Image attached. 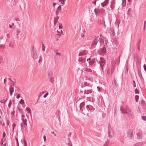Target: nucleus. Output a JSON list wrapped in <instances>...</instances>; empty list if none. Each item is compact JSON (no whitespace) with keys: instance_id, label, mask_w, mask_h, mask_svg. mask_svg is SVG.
<instances>
[{"instance_id":"1","label":"nucleus","mask_w":146,"mask_h":146,"mask_svg":"<svg viewBox=\"0 0 146 146\" xmlns=\"http://www.w3.org/2000/svg\"><path fill=\"white\" fill-rule=\"evenodd\" d=\"M104 39L101 38L98 36H95L94 38L92 43L91 44V46L92 47H96L97 44L98 42L100 43V46L104 42Z\"/></svg>"},{"instance_id":"2","label":"nucleus","mask_w":146,"mask_h":146,"mask_svg":"<svg viewBox=\"0 0 146 146\" xmlns=\"http://www.w3.org/2000/svg\"><path fill=\"white\" fill-rule=\"evenodd\" d=\"M86 110L87 111L91 113L93 112L95 110V108L94 107L90 105H87L86 106V107L81 110V113L85 115L86 114Z\"/></svg>"},{"instance_id":"3","label":"nucleus","mask_w":146,"mask_h":146,"mask_svg":"<svg viewBox=\"0 0 146 146\" xmlns=\"http://www.w3.org/2000/svg\"><path fill=\"white\" fill-rule=\"evenodd\" d=\"M105 10L103 8L99 9L95 8L94 9V12L97 16H101L105 13Z\"/></svg>"},{"instance_id":"4","label":"nucleus","mask_w":146,"mask_h":146,"mask_svg":"<svg viewBox=\"0 0 146 146\" xmlns=\"http://www.w3.org/2000/svg\"><path fill=\"white\" fill-rule=\"evenodd\" d=\"M106 48L104 45L102 48H100L97 51V53L99 55L104 56L106 52Z\"/></svg>"},{"instance_id":"5","label":"nucleus","mask_w":146,"mask_h":146,"mask_svg":"<svg viewBox=\"0 0 146 146\" xmlns=\"http://www.w3.org/2000/svg\"><path fill=\"white\" fill-rule=\"evenodd\" d=\"M120 110L122 113L127 114L129 115H132L131 111H130L129 110H125L123 108H122V107H121Z\"/></svg>"},{"instance_id":"6","label":"nucleus","mask_w":146,"mask_h":146,"mask_svg":"<svg viewBox=\"0 0 146 146\" xmlns=\"http://www.w3.org/2000/svg\"><path fill=\"white\" fill-rule=\"evenodd\" d=\"M100 61H99L100 66L101 67L102 70L103 69V67L105 64V62L104 59L102 57H100Z\"/></svg>"},{"instance_id":"7","label":"nucleus","mask_w":146,"mask_h":146,"mask_svg":"<svg viewBox=\"0 0 146 146\" xmlns=\"http://www.w3.org/2000/svg\"><path fill=\"white\" fill-rule=\"evenodd\" d=\"M133 133V130L132 129H129L128 130L127 134V137L130 139H131L132 138Z\"/></svg>"},{"instance_id":"8","label":"nucleus","mask_w":146,"mask_h":146,"mask_svg":"<svg viewBox=\"0 0 146 146\" xmlns=\"http://www.w3.org/2000/svg\"><path fill=\"white\" fill-rule=\"evenodd\" d=\"M112 132H111V126L109 124L108 126V135L110 138H111L113 136Z\"/></svg>"},{"instance_id":"9","label":"nucleus","mask_w":146,"mask_h":146,"mask_svg":"<svg viewBox=\"0 0 146 146\" xmlns=\"http://www.w3.org/2000/svg\"><path fill=\"white\" fill-rule=\"evenodd\" d=\"M91 96L88 97L87 98V100L92 102H94L95 101V99L94 98V96L93 94L91 95Z\"/></svg>"},{"instance_id":"10","label":"nucleus","mask_w":146,"mask_h":146,"mask_svg":"<svg viewBox=\"0 0 146 146\" xmlns=\"http://www.w3.org/2000/svg\"><path fill=\"white\" fill-rule=\"evenodd\" d=\"M84 95H88L89 94H92L93 92V90L91 89H85L84 91Z\"/></svg>"},{"instance_id":"11","label":"nucleus","mask_w":146,"mask_h":146,"mask_svg":"<svg viewBox=\"0 0 146 146\" xmlns=\"http://www.w3.org/2000/svg\"><path fill=\"white\" fill-rule=\"evenodd\" d=\"M141 104L142 106V108L143 110H145L146 109V104L145 102L143 100L141 102Z\"/></svg>"},{"instance_id":"12","label":"nucleus","mask_w":146,"mask_h":146,"mask_svg":"<svg viewBox=\"0 0 146 146\" xmlns=\"http://www.w3.org/2000/svg\"><path fill=\"white\" fill-rule=\"evenodd\" d=\"M96 59L95 58H93L90 60L88 61V64L90 66H92L94 65L95 61Z\"/></svg>"},{"instance_id":"13","label":"nucleus","mask_w":146,"mask_h":146,"mask_svg":"<svg viewBox=\"0 0 146 146\" xmlns=\"http://www.w3.org/2000/svg\"><path fill=\"white\" fill-rule=\"evenodd\" d=\"M104 18H103L102 19V20L100 21V25H104V28H106V25L105 24V21H104Z\"/></svg>"},{"instance_id":"14","label":"nucleus","mask_w":146,"mask_h":146,"mask_svg":"<svg viewBox=\"0 0 146 146\" xmlns=\"http://www.w3.org/2000/svg\"><path fill=\"white\" fill-rule=\"evenodd\" d=\"M137 138L138 139H141L143 137V134L141 132H138L137 134Z\"/></svg>"},{"instance_id":"15","label":"nucleus","mask_w":146,"mask_h":146,"mask_svg":"<svg viewBox=\"0 0 146 146\" xmlns=\"http://www.w3.org/2000/svg\"><path fill=\"white\" fill-rule=\"evenodd\" d=\"M82 72H90L91 73L92 71L90 68H84L82 69Z\"/></svg>"},{"instance_id":"16","label":"nucleus","mask_w":146,"mask_h":146,"mask_svg":"<svg viewBox=\"0 0 146 146\" xmlns=\"http://www.w3.org/2000/svg\"><path fill=\"white\" fill-rule=\"evenodd\" d=\"M88 53L87 51L84 50L82 52H80L78 54L79 56H83L87 54Z\"/></svg>"},{"instance_id":"17","label":"nucleus","mask_w":146,"mask_h":146,"mask_svg":"<svg viewBox=\"0 0 146 146\" xmlns=\"http://www.w3.org/2000/svg\"><path fill=\"white\" fill-rule=\"evenodd\" d=\"M109 0H105L104 2L102 3H101L102 6L103 7H104L107 5L109 2Z\"/></svg>"},{"instance_id":"18","label":"nucleus","mask_w":146,"mask_h":146,"mask_svg":"<svg viewBox=\"0 0 146 146\" xmlns=\"http://www.w3.org/2000/svg\"><path fill=\"white\" fill-rule=\"evenodd\" d=\"M89 85L90 84L89 83H88L86 82H84L82 83V84L81 87L83 88L86 86H89Z\"/></svg>"},{"instance_id":"19","label":"nucleus","mask_w":146,"mask_h":146,"mask_svg":"<svg viewBox=\"0 0 146 146\" xmlns=\"http://www.w3.org/2000/svg\"><path fill=\"white\" fill-rule=\"evenodd\" d=\"M85 105V103L84 102H82L80 103L79 105L80 109V110H82L83 108H84V107Z\"/></svg>"},{"instance_id":"20","label":"nucleus","mask_w":146,"mask_h":146,"mask_svg":"<svg viewBox=\"0 0 146 146\" xmlns=\"http://www.w3.org/2000/svg\"><path fill=\"white\" fill-rule=\"evenodd\" d=\"M60 112L59 111H57L56 113V117L58 119V121H60Z\"/></svg>"},{"instance_id":"21","label":"nucleus","mask_w":146,"mask_h":146,"mask_svg":"<svg viewBox=\"0 0 146 146\" xmlns=\"http://www.w3.org/2000/svg\"><path fill=\"white\" fill-rule=\"evenodd\" d=\"M115 3L113 1H112L111 2V5L110 7L111 10H113L115 8Z\"/></svg>"},{"instance_id":"22","label":"nucleus","mask_w":146,"mask_h":146,"mask_svg":"<svg viewBox=\"0 0 146 146\" xmlns=\"http://www.w3.org/2000/svg\"><path fill=\"white\" fill-rule=\"evenodd\" d=\"M37 53L36 51H34L33 52V58L34 59H36L37 57Z\"/></svg>"},{"instance_id":"23","label":"nucleus","mask_w":146,"mask_h":146,"mask_svg":"<svg viewBox=\"0 0 146 146\" xmlns=\"http://www.w3.org/2000/svg\"><path fill=\"white\" fill-rule=\"evenodd\" d=\"M21 120L23 121V125H25V126H27V120L26 119H23L21 118Z\"/></svg>"},{"instance_id":"24","label":"nucleus","mask_w":146,"mask_h":146,"mask_svg":"<svg viewBox=\"0 0 146 146\" xmlns=\"http://www.w3.org/2000/svg\"><path fill=\"white\" fill-rule=\"evenodd\" d=\"M86 58H80L78 60V61L82 63H84L86 61Z\"/></svg>"},{"instance_id":"25","label":"nucleus","mask_w":146,"mask_h":146,"mask_svg":"<svg viewBox=\"0 0 146 146\" xmlns=\"http://www.w3.org/2000/svg\"><path fill=\"white\" fill-rule=\"evenodd\" d=\"M61 8L60 5H59L56 9V11L58 13H60L61 12Z\"/></svg>"},{"instance_id":"26","label":"nucleus","mask_w":146,"mask_h":146,"mask_svg":"<svg viewBox=\"0 0 146 146\" xmlns=\"http://www.w3.org/2000/svg\"><path fill=\"white\" fill-rule=\"evenodd\" d=\"M49 81L52 83L54 82V80L53 77L51 76H50L49 77Z\"/></svg>"},{"instance_id":"27","label":"nucleus","mask_w":146,"mask_h":146,"mask_svg":"<svg viewBox=\"0 0 146 146\" xmlns=\"http://www.w3.org/2000/svg\"><path fill=\"white\" fill-rule=\"evenodd\" d=\"M21 142L24 146H27V144L25 140L23 139V140H21Z\"/></svg>"},{"instance_id":"28","label":"nucleus","mask_w":146,"mask_h":146,"mask_svg":"<svg viewBox=\"0 0 146 146\" xmlns=\"http://www.w3.org/2000/svg\"><path fill=\"white\" fill-rule=\"evenodd\" d=\"M17 108L19 110L20 113H23V109L20 108L19 107H17Z\"/></svg>"},{"instance_id":"29","label":"nucleus","mask_w":146,"mask_h":146,"mask_svg":"<svg viewBox=\"0 0 146 146\" xmlns=\"http://www.w3.org/2000/svg\"><path fill=\"white\" fill-rule=\"evenodd\" d=\"M120 56H119L118 58V60L116 62V64L118 65L119 66V64L120 63Z\"/></svg>"},{"instance_id":"30","label":"nucleus","mask_w":146,"mask_h":146,"mask_svg":"<svg viewBox=\"0 0 146 146\" xmlns=\"http://www.w3.org/2000/svg\"><path fill=\"white\" fill-rule=\"evenodd\" d=\"M139 96L136 95L135 96V100L136 102H137L138 101Z\"/></svg>"},{"instance_id":"31","label":"nucleus","mask_w":146,"mask_h":146,"mask_svg":"<svg viewBox=\"0 0 146 146\" xmlns=\"http://www.w3.org/2000/svg\"><path fill=\"white\" fill-rule=\"evenodd\" d=\"M45 49V47L44 44L43 43L42 44V50L43 51H44Z\"/></svg>"},{"instance_id":"32","label":"nucleus","mask_w":146,"mask_h":146,"mask_svg":"<svg viewBox=\"0 0 146 146\" xmlns=\"http://www.w3.org/2000/svg\"><path fill=\"white\" fill-rule=\"evenodd\" d=\"M126 1L125 0H122V5L123 6H124L125 5H126Z\"/></svg>"},{"instance_id":"33","label":"nucleus","mask_w":146,"mask_h":146,"mask_svg":"<svg viewBox=\"0 0 146 146\" xmlns=\"http://www.w3.org/2000/svg\"><path fill=\"white\" fill-rule=\"evenodd\" d=\"M135 94H139V91L137 88H136L135 90Z\"/></svg>"},{"instance_id":"34","label":"nucleus","mask_w":146,"mask_h":146,"mask_svg":"<svg viewBox=\"0 0 146 146\" xmlns=\"http://www.w3.org/2000/svg\"><path fill=\"white\" fill-rule=\"evenodd\" d=\"M66 0H59V1L61 4H64Z\"/></svg>"},{"instance_id":"35","label":"nucleus","mask_w":146,"mask_h":146,"mask_svg":"<svg viewBox=\"0 0 146 146\" xmlns=\"http://www.w3.org/2000/svg\"><path fill=\"white\" fill-rule=\"evenodd\" d=\"M30 108H27L25 110L27 111L28 113H31V111L30 110Z\"/></svg>"},{"instance_id":"36","label":"nucleus","mask_w":146,"mask_h":146,"mask_svg":"<svg viewBox=\"0 0 146 146\" xmlns=\"http://www.w3.org/2000/svg\"><path fill=\"white\" fill-rule=\"evenodd\" d=\"M11 105H12V102L11 101V100H10L9 102V103L8 106V107L9 108H10L11 106Z\"/></svg>"},{"instance_id":"37","label":"nucleus","mask_w":146,"mask_h":146,"mask_svg":"<svg viewBox=\"0 0 146 146\" xmlns=\"http://www.w3.org/2000/svg\"><path fill=\"white\" fill-rule=\"evenodd\" d=\"M42 61V58L41 56H40L39 57V59L38 61L39 63H40Z\"/></svg>"},{"instance_id":"38","label":"nucleus","mask_w":146,"mask_h":146,"mask_svg":"<svg viewBox=\"0 0 146 146\" xmlns=\"http://www.w3.org/2000/svg\"><path fill=\"white\" fill-rule=\"evenodd\" d=\"M9 92L13 93L14 92V89L13 88H10L9 89Z\"/></svg>"},{"instance_id":"39","label":"nucleus","mask_w":146,"mask_h":146,"mask_svg":"<svg viewBox=\"0 0 146 146\" xmlns=\"http://www.w3.org/2000/svg\"><path fill=\"white\" fill-rule=\"evenodd\" d=\"M142 119L144 121H146V116H143L141 117Z\"/></svg>"},{"instance_id":"40","label":"nucleus","mask_w":146,"mask_h":146,"mask_svg":"<svg viewBox=\"0 0 146 146\" xmlns=\"http://www.w3.org/2000/svg\"><path fill=\"white\" fill-rule=\"evenodd\" d=\"M19 103L22 105H23L24 103V102L23 100L21 99L20 101L19 102Z\"/></svg>"},{"instance_id":"41","label":"nucleus","mask_w":146,"mask_h":146,"mask_svg":"<svg viewBox=\"0 0 146 146\" xmlns=\"http://www.w3.org/2000/svg\"><path fill=\"white\" fill-rule=\"evenodd\" d=\"M16 125L15 123H13L12 125L13 127V131L14 128L16 127Z\"/></svg>"},{"instance_id":"42","label":"nucleus","mask_w":146,"mask_h":146,"mask_svg":"<svg viewBox=\"0 0 146 146\" xmlns=\"http://www.w3.org/2000/svg\"><path fill=\"white\" fill-rule=\"evenodd\" d=\"M141 43V40L138 41L137 44V46H140V45Z\"/></svg>"},{"instance_id":"43","label":"nucleus","mask_w":146,"mask_h":146,"mask_svg":"<svg viewBox=\"0 0 146 146\" xmlns=\"http://www.w3.org/2000/svg\"><path fill=\"white\" fill-rule=\"evenodd\" d=\"M109 142H110V141H109L108 140L107 141V142H106L105 145H104V146H107L109 144Z\"/></svg>"},{"instance_id":"44","label":"nucleus","mask_w":146,"mask_h":146,"mask_svg":"<svg viewBox=\"0 0 146 146\" xmlns=\"http://www.w3.org/2000/svg\"><path fill=\"white\" fill-rule=\"evenodd\" d=\"M57 126L58 127H60L61 126V124L60 123V121H59V122L58 124H57Z\"/></svg>"},{"instance_id":"45","label":"nucleus","mask_w":146,"mask_h":146,"mask_svg":"<svg viewBox=\"0 0 146 146\" xmlns=\"http://www.w3.org/2000/svg\"><path fill=\"white\" fill-rule=\"evenodd\" d=\"M48 92L46 93L43 96V97L44 98H45L47 97V96H48Z\"/></svg>"},{"instance_id":"46","label":"nucleus","mask_w":146,"mask_h":146,"mask_svg":"<svg viewBox=\"0 0 146 146\" xmlns=\"http://www.w3.org/2000/svg\"><path fill=\"white\" fill-rule=\"evenodd\" d=\"M59 29H61L62 28V25L59 24Z\"/></svg>"},{"instance_id":"47","label":"nucleus","mask_w":146,"mask_h":146,"mask_svg":"<svg viewBox=\"0 0 146 146\" xmlns=\"http://www.w3.org/2000/svg\"><path fill=\"white\" fill-rule=\"evenodd\" d=\"M143 68L145 72H146V65L144 64L143 65Z\"/></svg>"},{"instance_id":"48","label":"nucleus","mask_w":146,"mask_h":146,"mask_svg":"<svg viewBox=\"0 0 146 146\" xmlns=\"http://www.w3.org/2000/svg\"><path fill=\"white\" fill-rule=\"evenodd\" d=\"M56 54L57 56H58L59 57L61 56V54L58 52H56Z\"/></svg>"},{"instance_id":"49","label":"nucleus","mask_w":146,"mask_h":146,"mask_svg":"<svg viewBox=\"0 0 146 146\" xmlns=\"http://www.w3.org/2000/svg\"><path fill=\"white\" fill-rule=\"evenodd\" d=\"M43 138L44 141V142H45L46 141V136L45 135H44V136H43Z\"/></svg>"},{"instance_id":"50","label":"nucleus","mask_w":146,"mask_h":146,"mask_svg":"<svg viewBox=\"0 0 146 146\" xmlns=\"http://www.w3.org/2000/svg\"><path fill=\"white\" fill-rule=\"evenodd\" d=\"M6 136V134L5 132L4 131L3 134V138H4Z\"/></svg>"},{"instance_id":"51","label":"nucleus","mask_w":146,"mask_h":146,"mask_svg":"<svg viewBox=\"0 0 146 146\" xmlns=\"http://www.w3.org/2000/svg\"><path fill=\"white\" fill-rule=\"evenodd\" d=\"M8 79L11 81L12 83H16V82H15V81H13L10 78H9Z\"/></svg>"},{"instance_id":"52","label":"nucleus","mask_w":146,"mask_h":146,"mask_svg":"<svg viewBox=\"0 0 146 146\" xmlns=\"http://www.w3.org/2000/svg\"><path fill=\"white\" fill-rule=\"evenodd\" d=\"M3 139H2L1 140V141L0 142V144L1 145H3Z\"/></svg>"},{"instance_id":"53","label":"nucleus","mask_w":146,"mask_h":146,"mask_svg":"<svg viewBox=\"0 0 146 146\" xmlns=\"http://www.w3.org/2000/svg\"><path fill=\"white\" fill-rule=\"evenodd\" d=\"M59 18V17L58 16H57L54 18V20H57Z\"/></svg>"},{"instance_id":"54","label":"nucleus","mask_w":146,"mask_h":146,"mask_svg":"<svg viewBox=\"0 0 146 146\" xmlns=\"http://www.w3.org/2000/svg\"><path fill=\"white\" fill-rule=\"evenodd\" d=\"M94 1H93L92 3L94 4L95 5H96V0H94Z\"/></svg>"},{"instance_id":"55","label":"nucleus","mask_w":146,"mask_h":146,"mask_svg":"<svg viewBox=\"0 0 146 146\" xmlns=\"http://www.w3.org/2000/svg\"><path fill=\"white\" fill-rule=\"evenodd\" d=\"M133 146H140V144L138 143H136L135 145H133Z\"/></svg>"},{"instance_id":"56","label":"nucleus","mask_w":146,"mask_h":146,"mask_svg":"<svg viewBox=\"0 0 146 146\" xmlns=\"http://www.w3.org/2000/svg\"><path fill=\"white\" fill-rule=\"evenodd\" d=\"M20 95H19V94L17 95L16 96V98L17 99H19L20 98Z\"/></svg>"},{"instance_id":"57","label":"nucleus","mask_w":146,"mask_h":146,"mask_svg":"<svg viewBox=\"0 0 146 146\" xmlns=\"http://www.w3.org/2000/svg\"><path fill=\"white\" fill-rule=\"evenodd\" d=\"M105 44H106V45H107V44H108V40L107 39H105Z\"/></svg>"},{"instance_id":"58","label":"nucleus","mask_w":146,"mask_h":146,"mask_svg":"<svg viewBox=\"0 0 146 146\" xmlns=\"http://www.w3.org/2000/svg\"><path fill=\"white\" fill-rule=\"evenodd\" d=\"M137 46V48L138 49V50H139V51H140V46Z\"/></svg>"},{"instance_id":"59","label":"nucleus","mask_w":146,"mask_h":146,"mask_svg":"<svg viewBox=\"0 0 146 146\" xmlns=\"http://www.w3.org/2000/svg\"><path fill=\"white\" fill-rule=\"evenodd\" d=\"M20 31H19V30H17V35H18V34L19 33H20Z\"/></svg>"},{"instance_id":"60","label":"nucleus","mask_w":146,"mask_h":146,"mask_svg":"<svg viewBox=\"0 0 146 146\" xmlns=\"http://www.w3.org/2000/svg\"><path fill=\"white\" fill-rule=\"evenodd\" d=\"M51 133L52 134H54V135L55 136H56V133H55L54 132V131H52Z\"/></svg>"},{"instance_id":"61","label":"nucleus","mask_w":146,"mask_h":146,"mask_svg":"<svg viewBox=\"0 0 146 146\" xmlns=\"http://www.w3.org/2000/svg\"><path fill=\"white\" fill-rule=\"evenodd\" d=\"M23 123H21V125H20V126H21V129H22V128H23Z\"/></svg>"},{"instance_id":"62","label":"nucleus","mask_w":146,"mask_h":146,"mask_svg":"<svg viewBox=\"0 0 146 146\" xmlns=\"http://www.w3.org/2000/svg\"><path fill=\"white\" fill-rule=\"evenodd\" d=\"M15 112V111H13V112H12L11 113V115H14Z\"/></svg>"},{"instance_id":"63","label":"nucleus","mask_w":146,"mask_h":146,"mask_svg":"<svg viewBox=\"0 0 146 146\" xmlns=\"http://www.w3.org/2000/svg\"><path fill=\"white\" fill-rule=\"evenodd\" d=\"M57 20H54V25H55L56 24V23L57 22Z\"/></svg>"},{"instance_id":"64","label":"nucleus","mask_w":146,"mask_h":146,"mask_svg":"<svg viewBox=\"0 0 146 146\" xmlns=\"http://www.w3.org/2000/svg\"><path fill=\"white\" fill-rule=\"evenodd\" d=\"M60 13H58V12L56 11V16H58Z\"/></svg>"}]
</instances>
